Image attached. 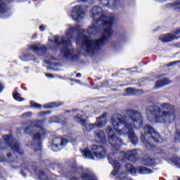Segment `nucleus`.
Returning <instances> with one entry per match:
<instances>
[{
	"instance_id": "obj_35",
	"label": "nucleus",
	"mask_w": 180,
	"mask_h": 180,
	"mask_svg": "<svg viewBox=\"0 0 180 180\" xmlns=\"http://www.w3.org/2000/svg\"><path fill=\"white\" fill-rule=\"evenodd\" d=\"M7 157H8V160H10V161L13 162V160L11 159V157H12V154L11 153L7 154Z\"/></svg>"
},
{
	"instance_id": "obj_12",
	"label": "nucleus",
	"mask_w": 180,
	"mask_h": 180,
	"mask_svg": "<svg viewBox=\"0 0 180 180\" xmlns=\"http://www.w3.org/2000/svg\"><path fill=\"white\" fill-rule=\"evenodd\" d=\"M180 37V29L176 30L173 34H166L160 37V39L163 43H168V41H172L175 39Z\"/></svg>"
},
{
	"instance_id": "obj_19",
	"label": "nucleus",
	"mask_w": 180,
	"mask_h": 180,
	"mask_svg": "<svg viewBox=\"0 0 180 180\" xmlns=\"http://www.w3.org/2000/svg\"><path fill=\"white\" fill-rule=\"evenodd\" d=\"M82 180H98L92 172H84L81 175Z\"/></svg>"
},
{
	"instance_id": "obj_41",
	"label": "nucleus",
	"mask_w": 180,
	"mask_h": 180,
	"mask_svg": "<svg viewBox=\"0 0 180 180\" xmlns=\"http://www.w3.org/2000/svg\"><path fill=\"white\" fill-rule=\"evenodd\" d=\"M81 73H77L76 77H77V78H81Z\"/></svg>"
},
{
	"instance_id": "obj_23",
	"label": "nucleus",
	"mask_w": 180,
	"mask_h": 180,
	"mask_svg": "<svg viewBox=\"0 0 180 180\" xmlns=\"http://www.w3.org/2000/svg\"><path fill=\"white\" fill-rule=\"evenodd\" d=\"M143 165H153L155 163V160L150 158H146L141 161Z\"/></svg>"
},
{
	"instance_id": "obj_37",
	"label": "nucleus",
	"mask_w": 180,
	"mask_h": 180,
	"mask_svg": "<svg viewBox=\"0 0 180 180\" xmlns=\"http://www.w3.org/2000/svg\"><path fill=\"white\" fill-rule=\"evenodd\" d=\"M2 91H4V85L0 82V92H2Z\"/></svg>"
},
{
	"instance_id": "obj_21",
	"label": "nucleus",
	"mask_w": 180,
	"mask_h": 180,
	"mask_svg": "<svg viewBox=\"0 0 180 180\" xmlns=\"http://www.w3.org/2000/svg\"><path fill=\"white\" fill-rule=\"evenodd\" d=\"M12 0H0V16L6 13V8H5V4H9Z\"/></svg>"
},
{
	"instance_id": "obj_1",
	"label": "nucleus",
	"mask_w": 180,
	"mask_h": 180,
	"mask_svg": "<svg viewBox=\"0 0 180 180\" xmlns=\"http://www.w3.org/2000/svg\"><path fill=\"white\" fill-rule=\"evenodd\" d=\"M90 15L94 22L93 25L89 27L86 31L82 30L79 25L75 27L70 25L69 29L65 32L66 37L61 38L59 36L54 37L56 46L62 45L64 46L60 51V54L68 61H77L78 60V55L75 53L74 50L68 49L71 46V39H74L75 34H77L76 44L81 46L89 56H94L95 51L99 50L102 46H105L109 41V37L113 34L112 26L113 20H115V15L105 14L102 8L99 6L93 7L90 11ZM99 32H103V37L97 40H92L86 35V32L89 34H94V33H99Z\"/></svg>"
},
{
	"instance_id": "obj_26",
	"label": "nucleus",
	"mask_w": 180,
	"mask_h": 180,
	"mask_svg": "<svg viewBox=\"0 0 180 180\" xmlns=\"http://www.w3.org/2000/svg\"><path fill=\"white\" fill-rule=\"evenodd\" d=\"M58 106H60V103L53 102V103H50L49 104L44 105V108H46L48 109H51L53 108H58Z\"/></svg>"
},
{
	"instance_id": "obj_7",
	"label": "nucleus",
	"mask_w": 180,
	"mask_h": 180,
	"mask_svg": "<svg viewBox=\"0 0 180 180\" xmlns=\"http://www.w3.org/2000/svg\"><path fill=\"white\" fill-rule=\"evenodd\" d=\"M4 140L6 141V146H8L13 151L18 154H23V150L20 148V145L16 139H13L11 135H4Z\"/></svg>"
},
{
	"instance_id": "obj_40",
	"label": "nucleus",
	"mask_w": 180,
	"mask_h": 180,
	"mask_svg": "<svg viewBox=\"0 0 180 180\" xmlns=\"http://www.w3.org/2000/svg\"><path fill=\"white\" fill-rule=\"evenodd\" d=\"M70 180H78V179H77V177L75 176H73V177H71Z\"/></svg>"
},
{
	"instance_id": "obj_2",
	"label": "nucleus",
	"mask_w": 180,
	"mask_h": 180,
	"mask_svg": "<svg viewBox=\"0 0 180 180\" xmlns=\"http://www.w3.org/2000/svg\"><path fill=\"white\" fill-rule=\"evenodd\" d=\"M125 113V116L114 114L111 118L112 126L118 134H127L131 143L136 146L139 138L133 129L143 127V115L133 109L127 110Z\"/></svg>"
},
{
	"instance_id": "obj_47",
	"label": "nucleus",
	"mask_w": 180,
	"mask_h": 180,
	"mask_svg": "<svg viewBox=\"0 0 180 180\" xmlns=\"http://www.w3.org/2000/svg\"><path fill=\"white\" fill-rule=\"evenodd\" d=\"M66 112H68V113H70V110H66Z\"/></svg>"
},
{
	"instance_id": "obj_42",
	"label": "nucleus",
	"mask_w": 180,
	"mask_h": 180,
	"mask_svg": "<svg viewBox=\"0 0 180 180\" xmlns=\"http://www.w3.org/2000/svg\"><path fill=\"white\" fill-rule=\"evenodd\" d=\"M72 171H74L75 172H77V171H78V168L74 167V168L72 169Z\"/></svg>"
},
{
	"instance_id": "obj_36",
	"label": "nucleus",
	"mask_w": 180,
	"mask_h": 180,
	"mask_svg": "<svg viewBox=\"0 0 180 180\" xmlns=\"http://www.w3.org/2000/svg\"><path fill=\"white\" fill-rule=\"evenodd\" d=\"M39 29H40L41 32H44V29H45L44 25H41V26L39 27Z\"/></svg>"
},
{
	"instance_id": "obj_16",
	"label": "nucleus",
	"mask_w": 180,
	"mask_h": 180,
	"mask_svg": "<svg viewBox=\"0 0 180 180\" xmlns=\"http://www.w3.org/2000/svg\"><path fill=\"white\" fill-rule=\"evenodd\" d=\"M110 164H111L114 168V170L111 172V175L115 176L117 174V171L120 169V163L117 160H113L112 158L108 157Z\"/></svg>"
},
{
	"instance_id": "obj_3",
	"label": "nucleus",
	"mask_w": 180,
	"mask_h": 180,
	"mask_svg": "<svg viewBox=\"0 0 180 180\" xmlns=\"http://www.w3.org/2000/svg\"><path fill=\"white\" fill-rule=\"evenodd\" d=\"M146 117L152 123L171 124L176 119L175 106L169 103H162L160 104V107L148 106Z\"/></svg>"
},
{
	"instance_id": "obj_24",
	"label": "nucleus",
	"mask_w": 180,
	"mask_h": 180,
	"mask_svg": "<svg viewBox=\"0 0 180 180\" xmlns=\"http://www.w3.org/2000/svg\"><path fill=\"white\" fill-rule=\"evenodd\" d=\"M13 97L15 101H18V102H22L25 101L23 98L20 96V94L18 93V91L15 90L14 92L13 93Z\"/></svg>"
},
{
	"instance_id": "obj_10",
	"label": "nucleus",
	"mask_w": 180,
	"mask_h": 180,
	"mask_svg": "<svg viewBox=\"0 0 180 180\" xmlns=\"http://www.w3.org/2000/svg\"><path fill=\"white\" fill-rule=\"evenodd\" d=\"M75 121L77 122V123H79V124H81L82 126H84L86 129V131H92L95 127H98L96 125V123L94 124H87L86 120L82 119V117H81V115H77L76 117H74Z\"/></svg>"
},
{
	"instance_id": "obj_18",
	"label": "nucleus",
	"mask_w": 180,
	"mask_h": 180,
	"mask_svg": "<svg viewBox=\"0 0 180 180\" xmlns=\"http://www.w3.org/2000/svg\"><path fill=\"white\" fill-rule=\"evenodd\" d=\"M95 137L98 139V141L102 144L106 143V136H105V132L102 130H98L95 131Z\"/></svg>"
},
{
	"instance_id": "obj_49",
	"label": "nucleus",
	"mask_w": 180,
	"mask_h": 180,
	"mask_svg": "<svg viewBox=\"0 0 180 180\" xmlns=\"http://www.w3.org/2000/svg\"><path fill=\"white\" fill-rule=\"evenodd\" d=\"M178 179H179V180H180V178H179V177H178Z\"/></svg>"
},
{
	"instance_id": "obj_33",
	"label": "nucleus",
	"mask_w": 180,
	"mask_h": 180,
	"mask_svg": "<svg viewBox=\"0 0 180 180\" xmlns=\"http://www.w3.org/2000/svg\"><path fill=\"white\" fill-rule=\"evenodd\" d=\"M30 55H24L22 57H21V59L22 61H28V60H30Z\"/></svg>"
},
{
	"instance_id": "obj_11",
	"label": "nucleus",
	"mask_w": 180,
	"mask_h": 180,
	"mask_svg": "<svg viewBox=\"0 0 180 180\" xmlns=\"http://www.w3.org/2000/svg\"><path fill=\"white\" fill-rule=\"evenodd\" d=\"M120 157L124 160H129V161H131V162H136L137 161V151L136 150H128L127 152L121 151L120 153Z\"/></svg>"
},
{
	"instance_id": "obj_15",
	"label": "nucleus",
	"mask_w": 180,
	"mask_h": 180,
	"mask_svg": "<svg viewBox=\"0 0 180 180\" xmlns=\"http://www.w3.org/2000/svg\"><path fill=\"white\" fill-rule=\"evenodd\" d=\"M68 141L65 139L62 138H56L53 141V148H58V150H61L63 147L67 146Z\"/></svg>"
},
{
	"instance_id": "obj_44",
	"label": "nucleus",
	"mask_w": 180,
	"mask_h": 180,
	"mask_svg": "<svg viewBox=\"0 0 180 180\" xmlns=\"http://www.w3.org/2000/svg\"><path fill=\"white\" fill-rule=\"evenodd\" d=\"M21 174H22V175H23V176H26V174H25V172H21Z\"/></svg>"
},
{
	"instance_id": "obj_20",
	"label": "nucleus",
	"mask_w": 180,
	"mask_h": 180,
	"mask_svg": "<svg viewBox=\"0 0 180 180\" xmlns=\"http://www.w3.org/2000/svg\"><path fill=\"white\" fill-rule=\"evenodd\" d=\"M168 84H171L169 79L167 78H162L155 82V88L158 89V88H162V86H165V85H168Z\"/></svg>"
},
{
	"instance_id": "obj_6",
	"label": "nucleus",
	"mask_w": 180,
	"mask_h": 180,
	"mask_svg": "<svg viewBox=\"0 0 180 180\" xmlns=\"http://www.w3.org/2000/svg\"><path fill=\"white\" fill-rule=\"evenodd\" d=\"M91 151L89 149H84L82 150V154L84 158L89 160H95V157L98 160H102L106 157V148L102 146L93 145Z\"/></svg>"
},
{
	"instance_id": "obj_38",
	"label": "nucleus",
	"mask_w": 180,
	"mask_h": 180,
	"mask_svg": "<svg viewBox=\"0 0 180 180\" xmlns=\"http://www.w3.org/2000/svg\"><path fill=\"white\" fill-rule=\"evenodd\" d=\"M46 77H48L49 78H53L54 76H53L51 74H46Z\"/></svg>"
},
{
	"instance_id": "obj_17",
	"label": "nucleus",
	"mask_w": 180,
	"mask_h": 180,
	"mask_svg": "<svg viewBox=\"0 0 180 180\" xmlns=\"http://www.w3.org/2000/svg\"><path fill=\"white\" fill-rule=\"evenodd\" d=\"M107 116L108 114L106 112H103L101 116L96 118V124L97 127H102L103 126H105L106 123H108V121L106 120Z\"/></svg>"
},
{
	"instance_id": "obj_8",
	"label": "nucleus",
	"mask_w": 180,
	"mask_h": 180,
	"mask_svg": "<svg viewBox=\"0 0 180 180\" xmlns=\"http://www.w3.org/2000/svg\"><path fill=\"white\" fill-rule=\"evenodd\" d=\"M106 133L108 135V142L113 148H116V147H119V146H123V141L116 136V134L113 132V129H112L111 127H107Z\"/></svg>"
},
{
	"instance_id": "obj_9",
	"label": "nucleus",
	"mask_w": 180,
	"mask_h": 180,
	"mask_svg": "<svg viewBox=\"0 0 180 180\" xmlns=\"http://www.w3.org/2000/svg\"><path fill=\"white\" fill-rule=\"evenodd\" d=\"M125 168L128 172H130L132 175H134L136 172H139V174H151L153 171L146 167H139L136 168H134V167L130 164H127L125 166Z\"/></svg>"
},
{
	"instance_id": "obj_25",
	"label": "nucleus",
	"mask_w": 180,
	"mask_h": 180,
	"mask_svg": "<svg viewBox=\"0 0 180 180\" xmlns=\"http://www.w3.org/2000/svg\"><path fill=\"white\" fill-rule=\"evenodd\" d=\"M127 96H131L133 95H136L137 94V90L135 89H133L131 87H129L126 89Z\"/></svg>"
},
{
	"instance_id": "obj_46",
	"label": "nucleus",
	"mask_w": 180,
	"mask_h": 180,
	"mask_svg": "<svg viewBox=\"0 0 180 180\" xmlns=\"http://www.w3.org/2000/svg\"><path fill=\"white\" fill-rule=\"evenodd\" d=\"M58 117H59V119H63V117L60 115V116H58Z\"/></svg>"
},
{
	"instance_id": "obj_34",
	"label": "nucleus",
	"mask_w": 180,
	"mask_h": 180,
	"mask_svg": "<svg viewBox=\"0 0 180 180\" xmlns=\"http://www.w3.org/2000/svg\"><path fill=\"white\" fill-rule=\"evenodd\" d=\"M46 115H47V112L46 111H42L38 114L39 116H44Z\"/></svg>"
},
{
	"instance_id": "obj_22",
	"label": "nucleus",
	"mask_w": 180,
	"mask_h": 180,
	"mask_svg": "<svg viewBox=\"0 0 180 180\" xmlns=\"http://www.w3.org/2000/svg\"><path fill=\"white\" fill-rule=\"evenodd\" d=\"M166 6L167 8H172L174 11H177V12H180V1L168 4Z\"/></svg>"
},
{
	"instance_id": "obj_30",
	"label": "nucleus",
	"mask_w": 180,
	"mask_h": 180,
	"mask_svg": "<svg viewBox=\"0 0 180 180\" xmlns=\"http://www.w3.org/2000/svg\"><path fill=\"white\" fill-rule=\"evenodd\" d=\"M174 165L177 168H180V158L179 159L178 158H174Z\"/></svg>"
},
{
	"instance_id": "obj_13",
	"label": "nucleus",
	"mask_w": 180,
	"mask_h": 180,
	"mask_svg": "<svg viewBox=\"0 0 180 180\" xmlns=\"http://www.w3.org/2000/svg\"><path fill=\"white\" fill-rule=\"evenodd\" d=\"M84 8L81 7V6H76L74 7L73 11H72L71 16L73 20L76 22L79 20V19H82L84 18Z\"/></svg>"
},
{
	"instance_id": "obj_5",
	"label": "nucleus",
	"mask_w": 180,
	"mask_h": 180,
	"mask_svg": "<svg viewBox=\"0 0 180 180\" xmlns=\"http://www.w3.org/2000/svg\"><path fill=\"white\" fill-rule=\"evenodd\" d=\"M141 139L146 148L151 150L154 147L153 143H158L160 141V134L157 133L151 125L146 124L143 127V133L141 134Z\"/></svg>"
},
{
	"instance_id": "obj_31",
	"label": "nucleus",
	"mask_w": 180,
	"mask_h": 180,
	"mask_svg": "<svg viewBox=\"0 0 180 180\" xmlns=\"http://www.w3.org/2000/svg\"><path fill=\"white\" fill-rule=\"evenodd\" d=\"M32 115H33V113H32V112H25L24 114L22 115L21 117H30V116H32Z\"/></svg>"
},
{
	"instance_id": "obj_27",
	"label": "nucleus",
	"mask_w": 180,
	"mask_h": 180,
	"mask_svg": "<svg viewBox=\"0 0 180 180\" xmlns=\"http://www.w3.org/2000/svg\"><path fill=\"white\" fill-rule=\"evenodd\" d=\"M108 1V4H106V6H110V5H112V6H115V5H117L119 4V1L120 0H106Z\"/></svg>"
},
{
	"instance_id": "obj_4",
	"label": "nucleus",
	"mask_w": 180,
	"mask_h": 180,
	"mask_svg": "<svg viewBox=\"0 0 180 180\" xmlns=\"http://www.w3.org/2000/svg\"><path fill=\"white\" fill-rule=\"evenodd\" d=\"M44 122V121L41 120L31 121L30 126L25 129V133L30 134L32 138L31 147L34 148L35 151L41 150V139H43L44 134H46L44 128H43Z\"/></svg>"
},
{
	"instance_id": "obj_29",
	"label": "nucleus",
	"mask_w": 180,
	"mask_h": 180,
	"mask_svg": "<svg viewBox=\"0 0 180 180\" xmlns=\"http://www.w3.org/2000/svg\"><path fill=\"white\" fill-rule=\"evenodd\" d=\"M39 176L41 180H47V175H46L43 172H39Z\"/></svg>"
},
{
	"instance_id": "obj_48",
	"label": "nucleus",
	"mask_w": 180,
	"mask_h": 180,
	"mask_svg": "<svg viewBox=\"0 0 180 180\" xmlns=\"http://www.w3.org/2000/svg\"><path fill=\"white\" fill-rule=\"evenodd\" d=\"M58 122H59L60 123H61L62 121H61V120H59Z\"/></svg>"
},
{
	"instance_id": "obj_43",
	"label": "nucleus",
	"mask_w": 180,
	"mask_h": 180,
	"mask_svg": "<svg viewBox=\"0 0 180 180\" xmlns=\"http://www.w3.org/2000/svg\"><path fill=\"white\" fill-rule=\"evenodd\" d=\"M81 1H82V2H86L88 0H79V2H81Z\"/></svg>"
},
{
	"instance_id": "obj_50",
	"label": "nucleus",
	"mask_w": 180,
	"mask_h": 180,
	"mask_svg": "<svg viewBox=\"0 0 180 180\" xmlns=\"http://www.w3.org/2000/svg\"><path fill=\"white\" fill-rule=\"evenodd\" d=\"M0 161H4V160H1Z\"/></svg>"
},
{
	"instance_id": "obj_45",
	"label": "nucleus",
	"mask_w": 180,
	"mask_h": 180,
	"mask_svg": "<svg viewBox=\"0 0 180 180\" xmlns=\"http://www.w3.org/2000/svg\"><path fill=\"white\" fill-rule=\"evenodd\" d=\"M159 2H165L166 0H158Z\"/></svg>"
},
{
	"instance_id": "obj_32",
	"label": "nucleus",
	"mask_w": 180,
	"mask_h": 180,
	"mask_svg": "<svg viewBox=\"0 0 180 180\" xmlns=\"http://www.w3.org/2000/svg\"><path fill=\"white\" fill-rule=\"evenodd\" d=\"M117 178L119 180H124V178H126V173H122L120 175L117 176Z\"/></svg>"
},
{
	"instance_id": "obj_14",
	"label": "nucleus",
	"mask_w": 180,
	"mask_h": 180,
	"mask_svg": "<svg viewBox=\"0 0 180 180\" xmlns=\"http://www.w3.org/2000/svg\"><path fill=\"white\" fill-rule=\"evenodd\" d=\"M28 50H31V51H34L36 54H39V56H43V54H46V51H47V48L44 46L43 44H37V45H31L29 46Z\"/></svg>"
},
{
	"instance_id": "obj_28",
	"label": "nucleus",
	"mask_w": 180,
	"mask_h": 180,
	"mask_svg": "<svg viewBox=\"0 0 180 180\" xmlns=\"http://www.w3.org/2000/svg\"><path fill=\"white\" fill-rule=\"evenodd\" d=\"M30 105L32 106V108H37L38 109L41 108V105H40L37 103H34L33 101H30Z\"/></svg>"
},
{
	"instance_id": "obj_39",
	"label": "nucleus",
	"mask_w": 180,
	"mask_h": 180,
	"mask_svg": "<svg viewBox=\"0 0 180 180\" xmlns=\"http://www.w3.org/2000/svg\"><path fill=\"white\" fill-rule=\"evenodd\" d=\"M178 63H180V60L172 62L170 64H171V65H174V64H178Z\"/></svg>"
}]
</instances>
